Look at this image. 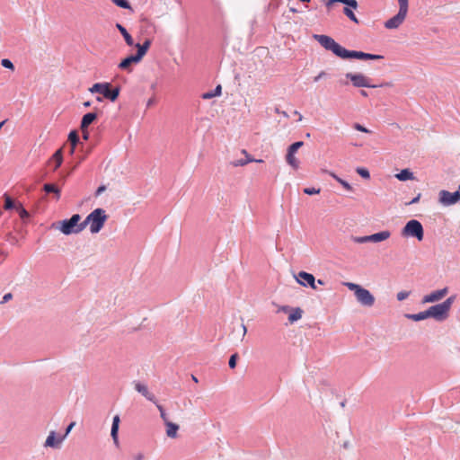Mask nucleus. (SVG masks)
Returning <instances> with one entry per match:
<instances>
[{"mask_svg":"<svg viewBox=\"0 0 460 460\" xmlns=\"http://www.w3.org/2000/svg\"><path fill=\"white\" fill-rule=\"evenodd\" d=\"M313 37L325 49L332 51L333 54L343 59L356 58L360 60H380L384 58L381 55L346 49L327 35L314 34Z\"/></svg>","mask_w":460,"mask_h":460,"instance_id":"f257e3e1","label":"nucleus"},{"mask_svg":"<svg viewBox=\"0 0 460 460\" xmlns=\"http://www.w3.org/2000/svg\"><path fill=\"white\" fill-rule=\"evenodd\" d=\"M108 216L103 208H95L83 221L84 229L89 226L90 233L98 234L104 226Z\"/></svg>","mask_w":460,"mask_h":460,"instance_id":"f03ea898","label":"nucleus"},{"mask_svg":"<svg viewBox=\"0 0 460 460\" xmlns=\"http://www.w3.org/2000/svg\"><path fill=\"white\" fill-rule=\"evenodd\" d=\"M343 285L354 293L357 302L362 306L372 307L375 305L376 298L368 289L353 282H344Z\"/></svg>","mask_w":460,"mask_h":460,"instance_id":"7ed1b4c3","label":"nucleus"},{"mask_svg":"<svg viewBox=\"0 0 460 460\" xmlns=\"http://www.w3.org/2000/svg\"><path fill=\"white\" fill-rule=\"evenodd\" d=\"M80 221L81 216L75 214L69 219L59 221L52 226L66 235L79 234L84 230L83 222Z\"/></svg>","mask_w":460,"mask_h":460,"instance_id":"20e7f679","label":"nucleus"},{"mask_svg":"<svg viewBox=\"0 0 460 460\" xmlns=\"http://www.w3.org/2000/svg\"><path fill=\"white\" fill-rule=\"evenodd\" d=\"M455 300L456 296H451L442 303L429 307L430 318L434 319L437 322L446 321L450 315V311Z\"/></svg>","mask_w":460,"mask_h":460,"instance_id":"39448f33","label":"nucleus"},{"mask_svg":"<svg viewBox=\"0 0 460 460\" xmlns=\"http://www.w3.org/2000/svg\"><path fill=\"white\" fill-rule=\"evenodd\" d=\"M401 234L406 238H416L421 242L424 238V229L421 223L416 219H411L402 227Z\"/></svg>","mask_w":460,"mask_h":460,"instance_id":"423d86ee","label":"nucleus"},{"mask_svg":"<svg viewBox=\"0 0 460 460\" xmlns=\"http://www.w3.org/2000/svg\"><path fill=\"white\" fill-rule=\"evenodd\" d=\"M91 93H99L111 102L117 100L119 94V88L111 89L110 83H96L89 88Z\"/></svg>","mask_w":460,"mask_h":460,"instance_id":"0eeeda50","label":"nucleus"},{"mask_svg":"<svg viewBox=\"0 0 460 460\" xmlns=\"http://www.w3.org/2000/svg\"><path fill=\"white\" fill-rule=\"evenodd\" d=\"M303 146L304 142L297 141L288 147L285 159L287 164L294 170H297L300 167V161L296 155L298 149Z\"/></svg>","mask_w":460,"mask_h":460,"instance_id":"6e6552de","label":"nucleus"},{"mask_svg":"<svg viewBox=\"0 0 460 460\" xmlns=\"http://www.w3.org/2000/svg\"><path fill=\"white\" fill-rule=\"evenodd\" d=\"M346 78L350 81L352 85L354 87H367V88H374L376 87V85L371 84V78L367 76L366 75L362 73H347L345 75Z\"/></svg>","mask_w":460,"mask_h":460,"instance_id":"1a4fd4ad","label":"nucleus"},{"mask_svg":"<svg viewBox=\"0 0 460 460\" xmlns=\"http://www.w3.org/2000/svg\"><path fill=\"white\" fill-rule=\"evenodd\" d=\"M408 11L402 10V8L398 9L396 14L386 20L384 23V26L387 30H397L399 29L403 22H405Z\"/></svg>","mask_w":460,"mask_h":460,"instance_id":"9d476101","label":"nucleus"},{"mask_svg":"<svg viewBox=\"0 0 460 460\" xmlns=\"http://www.w3.org/2000/svg\"><path fill=\"white\" fill-rule=\"evenodd\" d=\"M449 292V288L445 287L440 289H436L429 294L423 296L421 299L422 304H433L444 299Z\"/></svg>","mask_w":460,"mask_h":460,"instance_id":"9b49d317","label":"nucleus"},{"mask_svg":"<svg viewBox=\"0 0 460 460\" xmlns=\"http://www.w3.org/2000/svg\"><path fill=\"white\" fill-rule=\"evenodd\" d=\"M460 200V191L449 192L440 190L438 193V201L441 205L447 207L457 203Z\"/></svg>","mask_w":460,"mask_h":460,"instance_id":"f8f14e48","label":"nucleus"},{"mask_svg":"<svg viewBox=\"0 0 460 460\" xmlns=\"http://www.w3.org/2000/svg\"><path fill=\"white\" fill-rule=\"evenodd\" d=\"M65 440V436L58 435L56 431H49L43 447L45 448L59 449Z\"/></svg>","mask_w":460,"mask_h":460,"instance_id":"ddd939ff","label":"nucleus"},{"mask_svg":"<svg viewBox=\"0 0 460 460\" xmlns=\"http://www.w3.org/2000/svg\"><path fill=\"white\" fill-rule=\"evenodd\" d=\"M295 279L303 287H310L313 289H316L315 278L313 274L305 271H300L295 275Z\"/></svg>","mask_w":460,"mask_h":460,"instance_id":"4468645a","label":"nucleus"},{"mask_svg":"<svg viewBox=\"0 0 460 460\" xmlns=\"http://www.w3.org/2000/svg\"><path fill=\"white\" fill-rule=\"evenodd\" d=\"M120 423L119 415H115L112 418L111 429V437L112 438L113 445L116 447H119V429Z\"/></svg>","mask_w":460,"mask_h":460,"instance_id":"2eb2a0df","label":"nucleus"},{"mask_svg":"<svg viewBox=\"0 0 460 460\" xmlns=\"http://www.w3.org/2000/svg\"><path fill=\"white\" fill-rule=\"evenodd\" d=\"M141 60L142 58H140V57L137 54L128 56L119 64V68L127 72H131L132 65L138 64Z\"/></svg>","mask_w":460,"mask_h":460,"instance_id":"dca6fc26","label":"nucleus"},{"mask_svg":"<svg viewBox=\"0 0 460 460\" xmlns=\"http://www.w3.org/2000/svg\"><path fill=\"white\" fill-rule=\"evenodd\" d=\"M165 428V434L169 438L176 439L179 437V430L180 426L177 423H174L172 421H168L167 423L164 424Z\"/></svg>","mask_w":460,"mask_h":460,"instance_id":"f3484780","label":"nucleus"},{"mask_svg":"<svg viewBox=\"0 0 460 460\" xmlns=\"http://www.w3.org/2000/svg\"><path fill=\"white\" fill-rule=\"evenodd\" d=\"M281 311L289 312L288 320L290 323H295L300 320L303 315V310L299 307L289 308L288 306H283Z\"/></svg>","mask_w":460,"mask_h":460,"instance_id":"a211bd4d","label":"nucleus"},{"mask_svg":"<svg viewBox=\"0 0 460 460\" xmlns=\"http://www.w3.org/2000/svg\"><path fill=\"white\" fill-rule=\"evenodd\" d=\"M135 389L140 393L143 396H145L148 401L156 403V399L154 394L149 392L147 386L145 384L142 383H136L135 384Z\"/></svg>","mask_w":460,"mask_h":460,"instance_id":"6ab92c4d","label":"nucleus"},{"mask_svg":"<svg viewBox=\"0 0 460 460\" xmlns=\"http://www.w3.org/2000/svg\"><path fill=\"white\" fill-rule=\"evenodd\" d=\"M63 163V152L62 149L57 150L51 158L49 160V164L53 167V170L56 171Z\"/></svg>","mask_w":460,"mask_h":460,"instance_id":"aec40b11","label":"nucleus"},{"mask_svg":"<svg viewBox=\"0 0 460 460\" xmlns=\"http://www.w3.org/2000/svg\"><path fill=\"white\" fill-rule=\"evenodd\" d=\"M391 237V232L388 230H384L378 233H375L373 234H370V243H381L384 241H386Z\"/></svg>","mask_w":460,"mask_h":460,"instance_id":"412c9836","label":"nucleus"},{"mask_svg":"<svg viewBox=\"0 0 460 460\" xmlns=\"http://www.w3.org/2000/svg\"><path fill=\"white\" fill-rule=\"evenodd\" d=\"M97 116L93 112H89L84 115L81 121V129L82 131H85L88 127L96 119Z\"/></svg>","mask_w":460,"mask_h":460,"instance_id":"4be33fe9","label":"nucleus"},{"mask_svg":"<svg viewBox=\"0 0 460 460\" xmlns=\"http://www.w3.org/2000/svg\"><path fill=\"white\" fill-rule=\"evenodd\" d=\"M243 154H244L247 158L246 159H237V160L233 161L232 162V165L233 166H234V167L243 166V165H245V164H247L249 163H252V162H256V163H262L263 162L261 159L255 160V159L250 157L245 150H243Z\"/></svg>","mask_w":460,"mask_h":460,"instance_id":"5701e85b","label":"nucleus"},{"mask_svg":"<svg viewBox=\"0 0 460 460\" xmlns=\"http://www.w3.org/2000/svg\"><path fill=\"white\" fill-rule=\"evenodd\" d=\"M406 317L412 321L420 322L430 318V314L428 308L427 310L420 312L418 314H407Z\"/></svg>","mask_w":460,"mask_h":460,"instance_id":"b1692460","label":"nucleus"},{"mask_svg":"<svg viewBox=\"0 0 460 460\" xmlns=\"http://www.w3.org/2000/svg\"><path fill=\"white\" fill-rule=\"evenodd\" d=\"M151 40H146L143 44H136L135 46L137 49V55L140 57V58L143 59L144 56L146 54L148 49L150 48Z\"/></svg>","mask_w":460,"mask_h":460,"instance_id":"393cba45","label":"nucleus"},{"mask_svg":"<svg viewBox=\"0 0 460 460\" xmlns=\"http://www.w3.org/2000/svg\"><path fill=\"white\" fill-rule=\"evenodd\" d=\"M117 29L119 31L121 35L123 36L127 45L134 46V40L131 35L127 31V30L119 23L116 24Z\"/></svg>","mask_w":460,"mask_h":460,"instance_id":"a878e982","label":"nucleus"},{"mask_svg":"<svg viewBox=\"0 0 460 460\" xmlns=\"http://www.w3.org/2000/svg\"><path fill=\"white\" fill-rule=\"evenodd\" d=\"M396 179L402 181L414 180L413 173L409 169H403L395 174Z\"/></svg>","mask_w":460,"mask_h":460,"instance_id":"bb28decb","label":"nucleus"},{"mask_svg":"<svg viewBox=\"0 0 460 460\" xmlns=\"http://www.w3.org/2000/svg\"><path fill=\"white\" fill-rule=\"evenodd\" d=\"M326 172L331 176L336 181H338L346 190L348 191H351L353 189H352V186L348 182L346 181L345 180L341 179V177H339L337 174H335L334 172Z\"/></svg>","mask_w":460,"mask_h":460,"instance_id":"cd10ccee","label":"nucleus"},{"mask_svg":"<svg viewBox=\"0 0 460 460\" xmlns=\"http://www.w3.org/2000/svg\"><path fill=\"white\" fill-rule=\"evenodd\" d=\"M68 141L71 144L70 154L72 155V154L75 153V146H76V145L79 142V137H78V134L76 133V131H71L69 133V135H68Z\"/></svg>","mask_w":460,"mask_h":460,"instance_id":"c85d7f7f","label":"nucleus"},{"mask_svg":"<svg viewBox=\"0 0 460 460\" xmlns=\"http://www.w3.org/2000/svg\"><path fill=\"white\" fill-rule=\"evenodd\" d=\"M221 92H222L221 85H217L215 88V90L203 93L202 98L203 99H211L213 97L221 95Z\"/></svg>","mask_w":460,"mask_h":460,"instance_id":"c756f323","label":"nucleus"},{"mask_svg":"<svg viewBox=\"0 0 460 460\" xmlns=\"http://www.w3.org/2000/svg\"><path fill=\"white\" fill-rule=\"evenodd\" d=\"M43 189L48 193H55L57 196V199H59L60 190L56 185L47 183L44 185Z\"/></svg>","mask_w":460,"mask_h":460,"instance_id":"7c9ffc66","label":"nucleus"},{"mask_svg":"<svg viewBox=\"0 0 460 460\" xmlns=\"http://www.w3.org/2000/svg\"><path fill=\"white\" fill-rule=\"evenodd\" d=\"M352 10L353 8L347 5L346 7H344L343 13L350 21H352L355 23H358V20Z\"/></svg>","mask_w":460,"mask_h":460,"instance_id":"2f4dec72","label":"nucleus"},{"mask_svg":"<svg viewBox=\"0 0 460 460\" xmlns=\"http://www.w3.org/2000/svg\"><path fill=\"white\" fill-rule=\"evenodd\" d=\"M155 404H156V407H157V409L159 411L160 418L163 420V423L165 424L168 421H170L169 415L166 412V411L164 410V408L161 404H159L157 402Z\"/></svg>","mask_w":460,"mask_h":460,"instance_id":"473e14b6","label":"nucleus"},{"mask_svg":"<svg viewBox=\"0 0 460 460\" xmlns=\"http://www.w3.org/2000/svg\"><path fill=\"white\" fill-rule=\"evenodd\" d=\"M15 208L21 218L25 219L29 217L28 211L21 204L16 205Z\"/></svg>","mask_w":460,"mask_h":460,"instance_id":"72a5a7b5","label":"nucleus"},{"mask_svg":"<svg viewBox=\"0 0 460 460\" xmlns=\"http://www.w3.org/2000/svg\"><path fill=\"white\" fill-rule=\"evenodd\" d=\"M336 3H341L344 4L354 10H356L358 6V2L356 0H336Z\"/></svg>","mask_w":460,"mask_h":460,"instance_id":"f704fd0d","label":"nucleus"},{"mask_svg":"<svg viewBox=\"0 0 460 460\" xmlns=\"http://www.w3.org/2000/svg\"><path fill=\"white\" fill-rule=\"evenodd\" d=\"M356 172L358 175H360L362 178L368 180L370 178V173L367 169L363 167H358L356 169Z\"/></svg>","mask_w":460,"mask_h":460,"instance_id":"c9c22d12","label":"nucleus"},{"mask_svg":"<svg viewBox=\"0 0 460 460\" xmlns=\"http://www.w3.org/2000/svg\"><path fill=\"white\" fill-rule=\"evenodd\" d=\"M353 242L357 243H370V235H365V236H355L352 238Z\"/></svg>","mask_w":460,"mask_h":460,"instance_id":"e433bc0d","label":"nucleus"},{"mask_svg":"<svg viewBox=\"0 0 460 460\" xmlns=\"http://www.w3.org/2000/svg\"><path fill=\"white\" fill-rule=\"evenodd\" d=\"M111 1L121 8H124V9L130 8V4H128V2L127 0H111Z\"/></svg>","mask_w":460,"mask_h":460,"instance_id":"4c0bfd02","label":"nucleus"},{"mask_svg":"<svg viewBox=\"0 0 460 460\" xmlns=\"http://www.w3.org/2000/svg\"><path fill=\"white\" fill-rule=\"evenodd\" d=\"M410 294V291L402 290L396 294V298L398 301H403L409 297Z\"/></svg>","mask_w":460,"mask_h":460,"instance_id":"58836bf2","label":"nucleus"},{"mask_svg":"<svg viewBox=\"0 0 460 460\" xmlns=\"http://www.w3.org/2000/svg\"><path fill=\"white\" fill-rule=\"evenodd\" d=\"M1 65L4 67V68H7V69H10L12 71L14 70V66L13 64V62L7 58H4L1 60Z\"/></svg>","mask_w":460,"mask_h":460,"instance_id":"ea45409f","label":"nucleus"},{"mask_svg":"<svg viewBox=\"0 0 460 460\" xmlns=\"http://www.w3.org/2000/svg\"><path fill=\"white\" fill-rule=\"evenodd\" d=\"M4 201H5L4 202V208L5 209H11V208L16 207V206H14L12 199L9 196H7V195L4 196Z\"/></svg>","mask_w":460,"mask_h":460,"instance_id":"a19ab883","label":"nucleus"},{"mask_svg":"<svg viewBox=\"0 0 460 460\" xmlns=\"http://www.w3.org/2000/svg\"><path fill=\"white\" fill-rule=\"evenodd\" d=\"M352 127L354 129H356L358 131H360L363 133H370V130L368 128H367L366 127H364L363 125H361L359 123H354Z\"/></svg>","mask_w":460,"mask_h":460,"instance_id":"79ce46f5","label":"nucleus"},{"mask_svg":"<svg viewBox=\"0 0 460 460\" xmlns=\"http://www.w3.org/2000/svg\"><path fill=\"white\" fill-rule=\"evenodd\" d=\"M398 7L409 12V0H397Z\"/></svg>","mask_w":460,"mask_h":460,"instance_id":"37998d69","label":"nucleus"},{"mask_svg":"<svg viewBox=\"0 0 460 460\" xmlns=\"http://www.w3.org/2000/svg\"><path fill=\"white\" fill-rule=\"evenodd\" d=\"M321 191L320 189H316V188H305L304 189V192L307 195H315V194H319Z\"/></svg>","mask_w":460,"mask_h":460,"instance_id":"c03bdc74","label":"nucleus"},{"mask_svg":"<svg viewBox=\"0 0 460 460\" xmlns=\"http://www.w3.org/2000/svg\"><path fill=\"white\" fill-rule=\"evenodd\" d=\"M132 460H146L143 452H137L132 456Z\"/></svg>","mask_w":460,"mask_h":460,"instance_id":"a18cd8bd","label":"nucleus"},{"mask_svg":"<svg viewBox=\"0 0 460 460\" xmlns=\"http://www.w3.org/2000/svg\"><path fill=\"white\" fill-rule=\"evenodd\" d=\"M237 355L234 354L229 358V367L230 368H234L236 366Z\"/></svg>","mask_w":460,"mask_h":460,"instance_id":"49530a36","label":"nucleus"},{"mask_svg":"<svg viewBox=\"0 0 460 460\" xmlns=\"http://www.w3.org/2000/svg\"><path fill=\"white\" fill-rule=\"evenodd\" d=\"M75 422H71L66 429V432L63 436H65V438H66V436L71 432L72 429L75 427Z\"/></svg>","mask_w":460,"mask_h":460,"instance_id":"de8ad7c7","label":"nucleus"},{"mask_svg":"<svg viewBox=\"0 0 460 460\" xmlns=\"http://www.w3.org/2000/svg\"><path fill=\"white\" fill-rule=\"evenodd\" d=\"M105 190V187L104 186H100L97 190H96V195L99 196L101 195L103 191Z\"/></svg>","mask_w":460,"mask_h":460,"instance_id":"09e8293b","label":"nucleus"},{"mask_svg":"<svg viewBox=\"0 0 460 460\" xmlns=\"http://www.w3.org/2000/svg\"><path fill=\"white\" fill-rule=\"evenodd\" d=\"M323 75H325V73L323 71L317 76L314 77V82L319 81Z\"/></svg>","mask_w":460,"mask_h":460,"instance_id":"8fccbe9b","label":"nucleus"},{"mask_svg":"<svg viewBox=\"0 0 460 460\" xmlns=\"http://www.w3.org/2000/svg\"><path fill=\"white\" fill-rule=\"evenodd\" d=\"M12 297V295L10 293L5 294L3 297L4 302L8 301Z\"/></svg>","mask_w":460,"mask_h":460,"instance_id":"3c124183","label":"nucleus"},{"mask_svg":"<svg viewBox=\"0 0 460 460\" xmlns=\"http://www.w3.org/2000/svg\"><path fill=\"white\" fill-rule=\"evenodd\" d=\"M83 137H84V140L88 139L89 133H88L87 129H85V131H83Z\"/></svg>","mask_w":460,"mask_h":460,"instance_id":"603ef678","label":"nucleus"},{"mask_svg":"<svg viewBox=\"0 0 460 460\" xmlns=\"http://www.w3.org/2000/svg\"><path fill=\"white\" fill-rule=\"evenodd\" d=\"M334 3H336V0H326V5L328 7H330L331 5H332Z\"/></svg>","mask_w":460,"mask_h":460,"instance_id":"864d4df0","label":"nucleus"},{"mask_svg":"<svg viewBox=\"0 0 460 460\" xmlns=\"http://www.w3.org/2000/svg\"><path fill=\"white\" fill-rule=\"evenodd\" d=\"M420 195H418L417 197H415V198H414V199L410 202V204H415V203H417V202L419 201V199H420Z\"/></svg>","mask_w":460,"mask_h":460,"instance_id":"5fc2aeb1","label":"nucleus"},{"mask_svg":"<svg viewBox=\"0 0 460 460\" xmlns=\"http://www.w3.org/2000/svg\"><path fill=\"white\" fill-rule=\"evenodd\" d=\"M84 107H90L91 106V102H84Z\"/></svg>","mask_w":460,"mask_h":460,"instance_id":"6e6d98bb","label":"nucleus"},{"mask_svg":"<svg viewBox=\"0 0 460 460\" xmlns=\"http://www.w3.org/2000/svg\"><path fill=\"white\" fill-rule=\"evenodd\" d=\"M96 101L99 102H102V96H97L96 97Z\"/></svg>","mask_w":460,"mask_h":460,"instance_id":"4d7b16f0","label":"nucleus"},{"mask_svg":"<svg viewBox=\"0 0 460 460\" xmlns=\"http://www.w3.org/2000/svg\"><path fill=\"white\" fill-rule=\"evenodd\" d=\"M317 283H318L319 285H324V282H323V280H322V279H318V280H317Z\"/></svg>","mask_w":460,"mask_h":460,"instance_id":"13d9d810","label":"nucleus"},{"mask_svg":"<svg viewBox=\"0 0 460 460\" xmlns=\"http://www.w3.org/2000/svg\"><path fill=\"white\" fill-rule=\"evenodd\" d=\"M243 334H245V333H246V332H247L246 326H245V325H243Z\"/></svg>","mask_w":460,"mask_h":460,"instance_id":"bf43d9fd","label":"nucleus"},{"mask_svg":"<svg viewBox=\"0 0 460 460\" xmlns=\"http://www.w3.org/2000/svg\"><path fill=\"white\" fill-rule=\"evenodd\" d=\"M361 94H362L363 96H367V93L366 92H364V91H362V92H361Z\"/></svg>","mask_w":460,"mask_h":460,"instance_id":"052dcab7","label":"nucleus"},{"mask_svg":"<svg viewBox=\"0 0 460 460\" xmlns=\"http://www.w3.org/2000/svg\"><path fill=\"white\" fill-rule=\"evenodd\" d=\"M151 104H152V101H151V100H149V101H148V102H147V105L149 106V105H151Z\"/></svg>","mask_w":460,"mask_h":460,"instance_id":"680f3d73","label":"nucleus"},{"mask_svg":"<svg viewBox=\"0 0 460 460\" xmlns=\"http://www.w3.org/2000/svg\"><path fill=\"white\" fill-rule=\"evenodd\" d=\"M193 381L198 382L197 378L195 376H192Z\"/></svg>","mask_w":460,"mask_h":460,"instance_id":"e2e57ef3","label":"nucleus"},{"mask_svg":"<svg viewBox=\"0 0 460 460\" xmlns=\"http://www.w3.org/2000/svg\"><path fill=\"white\" fill-rule=\"evenodd\" d=\"M384 85H389V84L385 83V84H384ZM380 86H383V84H381Z\"/></svg>","mask_w":460,"mask_h":460,"instance_id":"0e129e2a","label":"nucleus"}]
</instances>
